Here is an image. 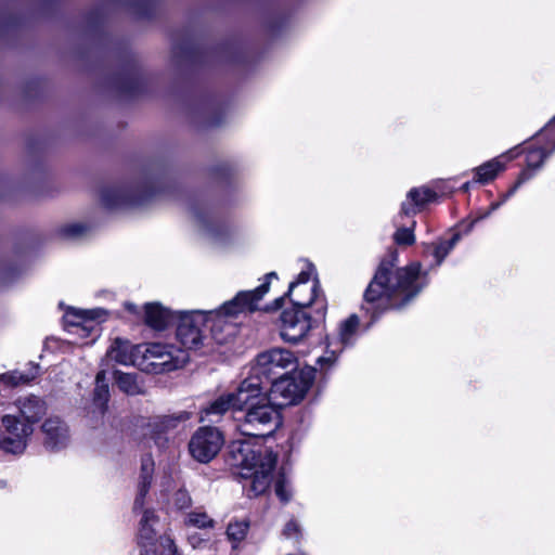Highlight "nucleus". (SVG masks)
Returning a JSON list of instances; mask_svg holds the SVG:
<instances>
[{"mask_svg":"<svg viewBox=\"0 0 555 555\" xmlns=\"http://www.w3.org/2000/svg\"><path fill=\"white\" fill-rule=\"evenodd\" d=\"M392 268V262L380 263L364 294L366 304L371 306L365 308L367 311L387 306L402 307L422 289L418 283L420 263L396 271Z\"/></svg>","mask_w":555,"mask_h":555,"instance_id":"obj_1","label":"nucleus"},{"mask_svg":"<svg viewBox=\"0 0 555 555\" xmlns=\"http://www.w3.org/2000/svg\"><path fill=\"white\" fill-rule=\"evenodd\" d=\"M254 398L244 403L241 415L235 417L237 430L248 437L266 438L282 426L281 411L267 397L263 382L251 376Z\"/></svg>","mask_w":555,"mask_h":555,"instance_id":"obj_2","label":"nucleus"},{"mask_svg":"<svg viewBox=\"0 0 555 555\" xmlns=\"http://www.w3.org/2000/svg\"><path fill=\"white\" fill-rule=\"evenodd\" d=\"M231 465L241 469L243 478L250 480V491L259 495L267 491L272 481L276 455L261 447L255 448L248 441H234L230 446Z\"/></svg>","mask_w":555,"mask_h":555,"instance_id":"obj_3","label":"nucleus"},{"mask_svg":"<svg viewBox=\"0 0 555 555\" xmlns=\"http://www.w3.org/2000/svg\"><path fill=\"white\" fill-rule=\"evenodd\" d=\"M189 361L185 350L162 343L142 345L139 369L162 374L182 367Z\"/></svg>","mask_w":555,"mask_h":555,"instance_id":"obj_4","label":"nucleus"},{"mask_svg":"<svg viewBox=\"0 0 555 555\" xmlns=\"http://www.w3.org/2000/svg\"><path fill=\"white\" fill-rule=\"evenodd\" d=\"M294 304V308H302L314 304L317 306L318 319L324 318L325 302L319 294V281L315 268L310 262H305L297 279L289 284L286 294Z\"/></svg>","mask_w":555,"mask_h":555,"instance_id":"obj_5","label":"nucleus"},{"mask_svg":"<svg viewBox=\"0 0 555 555\" xmlns=\"http://www.w3.org/2000/svg\"><path fill=\"white\" fill-rule=\"evenodd\" d=\"M312 370L300 371L291 376H282L271 385L267 397L281 411L282 408L297 404L312 385Z\"/></svg>","mask_w":555,"mask_h":555,"instance_id":"obj_6","label":"nucleus"},{"mask_svg":"<svg viewBox=\"0 0 555 555\" xmlns=\"http://www.w3.org/2000/svg\"><path fill=\"white\" fill-rule=\"evenodd\" d=\"M107 319V311L102 308L88 310L69 308L64 314L68 332L81 339L90 338L93 343L100 336L99 324Z\"/></svg>","mask_w":555,"mask_h":555,"instance_id":"obj_7","label":"nucleus"},{"mask_svg":"<svg viewBox=\"0 0 555 555\" xmlns=\"http://www.w3.org/2000/svg\"><path fill=\"white\" fill-rule=\"evenodd\" d=\"M296 365L297 357L294 352L284 348H273L257 357L249 376H258L266 387L272 376L284 370H294Z\"/></svg>","mask_w":555,"mask_h":555,"instance_id":"obj_8","label":"nucleus"},{"mask_svg":"<svg viewBox=\"0 0 555 555\" xmlns=\"http://www.w3.org/2000/svg\"><path fill=\"white\" fill-rule=\"evenodd\" d=\"M253 379L251 376L246 377L235 391L220 395L204 411L201 416L202 421L216 422L214 416H221L229 410L241 412L244 403L253 399Z\"/></svg>","mask_w":555,"mask_h":555,"instance_id":"obj_9","label":"nucleus"},{"mask_svg":"<svg viewBox=\"0 0 555 555\" xmlns=\"http://www.w3.org/2000/svg\"><path fill=\"white\" fill-rule=\"evenodd\" d=\"M273 279L276 280L278 274L270 272L264 276V282L256 289L238 292L234 298L222 304L220 307L225 312V315L235 322L242 314L257 310L259 302L269 292L270 283Z\"/></svg>","mask_w":555,"mask_h":555,"instance_id":"obj_10","label":"nucleus"},{"mask_svg":"<svg viewBox=\"0 0 555 555\" xmlns=\"http://www.w3.org/2000/svg\"><path fill=\"white\" fill-rule=\"evenodd\" d=\"M205 315L202 310L183 311L178 313L176 336L180 344L188 349H197L204 345L206 335Z\"/></svg>","mask_w":555,"mask_h":555,"instance_id":"obj_11","label":"nucleus"},{"mask_svg":"<svg viewBox=\"0 0 555 555\" xmlns=\"http://www.w3.org/2000/svg\"><path fill=\"white\" fill-rule=\"evenodd\" d=\"M223 443V436L217 428L201 427L192 436L189 450L194 460L208 463L219 453Z\"/></svg>","mask_w":555,"mask_h":555,"instance_id":"obj_12","label":"nucleus"},{"mask_svg":"<svg viewBox=\"0 0 555 555\" xmlns=\"http://www.w3.org/2000/svg\"><path fill=\"white\" fill-rule=\"evenodd\" d=\"M4 426L3 433L0 434V451L12 454H22L29 437L33 434L30 424H25L21 420L12 415L2 418Z\"/></svg>","mask_w":555,"mask_h":555,"instance_id":"obj_13","label":"nucleus"},{"mask_svg":"<svg viewBox=\"0 0 555 555\" xmlns=\"http://www.w3.org/2000/svg\"><path fill=\"white\" fill-rule=\"evenodd\" d=\"M310 313L302 308L286 309L281 314V337L283 340L292 344L300 341L312 328L313 322Z\"/></svg>","mask_w":555,"mask_h":555,"instance_id":"obj_14","label":"nucleus"},{"mask_svg":"<svg viewBox=\"0 0 555 555\" xmlns=\"http://www.w3.org/2000/svg\"><path fill=\"white\" fill-rule=\"evenodd\" d=\"M142 345H132L128 339L116 337L106 350L104 362L113 361L121 365H134L139 367Z\"/></svg>","mask_w":555,"mask_h":555,"instance_id":"obj_15","label":"nucleus"},{"mask_svg":"<svg viewBox=\"0 0 555 555\" xmlns=\"http://www.w3.org/2000/svg\"><path fill=\"white\" fill-rule=\"evenodd\" d=\"M41 429L44 436V446L52 451L62 450L70 442L69 427L57 416L47 418Z\"/></svg>","mask_w":555,"mask_h":555,"instance_id":"obj_16","label":"nucleus"},{"mask_svg":"<svg viewBox=\"0 0 555 555\" xmlns=\"http://www.w3.org/2000/svg\"><path fill=\"white\" fill-rule=\"evenodd\" d=\"M517 155L518 152L516 149H513L474 168V181L480 184H487L493 181L502 171L505 170L506 164Z\"/></svg>","mask_w":555,"mask_h":555,"instance_id":"obj_17","label":"nucleus"},{"mask_svg":"<svg viewBox=\"0 0 555 555\" xmlns=\"http://www.w3.org/2000/svg\"><path fill=\"white\" fill-rule=\"evenodd\" d=\"M205 315V327H209L212 338L217 343H224L233 332L234 321L225 315L221 307L214 310H202Z\"/></svg>","mask_w":555,"mask_h":555,"instance_id":"obj_18","label":"nucleus"},{"mask_svg":"<svg viewBox=\"0 0 555 555\" xmlns=\"http://www.w3.org/2000/svg\"><path fill=\"white\" fill-rule=\"evenodd\" d=\"M158 518L153 511L143 512L139 524L138 543L141 548V555H155L153 539L158 538L157 534Z\"/></svg>","mask_w":555,"mask_h":555,"instance_id":"obj_19","label":"nucleus"},{"mask_svg":"<svg viewBox=\"0 0 555 555\" xmlns=\"http://www.w3.org/2000/svg\"><path fill=\"white\" fill-rule=\"evenodd\" d=\"M188 418L189 415L186 413L155 416L147 423L145 435H149L158 447H164L163 434L177 428L180 423Z\"/></svg>","mask_w":555,"mask_h":555,"instance_id":"obj_20","label":"nucleus"},{"mask_svg":"<svg viewBox=\"0 0 555 555\" xmlns=\"http://www.w3.org/2000/svg\"><path fill=\"white\" fill-rule=\"evenodd\" d=\"M437 193L429 188H413L401 204L400 216H414L427 204L435 201Z\"/></svg>","mask_w":555,"mask_h":555,"instance_id":"obj_21","label":"nucleus"},{"mask_svg":"<svg viewBox=\"0 0 555 555\" xmlns=\"http://www.w3.org/2000/svg\"><path fill=\"white\" fill-rule=\"evenodd\" d=\"M540 138H545L550 145H553L552 149H530L527 153V167L528 169H535L542 165L546 156L554 150L555 147V117L546 125L543 129Z\"/></svg>","mask_w":555,"mask_h":555,"instance_id":"obj_22","label":"nucleus"},{"mask_svg":"<svg viewBox=\"0 0 555 555\" xmlns=\"http://www.w3.org/2000/svg\"><path fill=\"white\" fill-rule=\"evenodd\" d=\"M20 404V415L15 416L21 420L25 424H33L37 422L41 415L44 413V404L37 397H26L18 401Z\"/></svg>","mask_w":555,"mask_h":555,"instance_id":"obj_23","label":"nucleus"},{"mask_svg":"<svg viewBox=\"0 0 555 555\" xmlns=\"http://www.w3.org/2000/svg\"><path fill=\"white\" fill-rule=\"evenodd\" d=\"M154 472V462L152 459L146 457L141 464V480L139 485L138 495L134 500V509L142 508L144 505V498L147 494L152 475Z\"/></svg>","mask_w":555,"mask_h":555,"instance_id":"obj_24","label":"nucleus"},{"mask_svg":"<svg viewBox=\"0 0 555 555\" xmlns=\"http://www.w3.org/2000/svg\"><path fill=\"white\" fill-rule=\"evenodd\" d=\"M144 311L146 324L156 330L164 328L171 319V313L158 304H146Z\"/></svg>","mask_w":555,"mask_h":555,"instance_id":"obj_25","label":"nucleus"},{"mask_svg":"<svg viewBox=\"0 0 555 555\" xmlns=\"http://www.w3.org/2000/svg\"><path fill=\"white\" fill-rule=\"evenodd\" d=\"M115 380L118 388L128 395H138L143 391V386L135 374L116 371Z\"/></svg>","mask_w":555,"mask_h":555,"instance_id":"obj_26","label":"nucleus"},{"mask_svg":"<svg viewBox=\"0 0 555 555\" xmlns=\"http://www.w3.org/2000/svg\"><path fill=\"white\" fill-rule=\"evenodd\" d=\"M36 377V372L22 373L20 371H12L4 374H0V384L13 387L23 384H27Z\"/></svg>","mask_w":555,"mask_h":555,"instance_id":"obj_27","label":"nucleus"},{"mask_svg":"<svg viewBox=\"0 0 555 555\" xmlns=\"http://www.w3.org/2000/svg\"><path fill=\"white\" fill-rule=\"evenodd\" d=\"M359 326V319L356 315L349 317L339 326L338 338L341 345L347 346L352 341Z\"/></svg>","mask_w":555,"mask_h":555,"instance_id":"obj_28","label":"nucleus"},{"mask_svg":"<svg viewBox=\"0 0 555 555\" xmlns=\"http://www.w3.org/2000/svg\"><path fill=\"white\" fill-rule=\"evenodd\" d=\"M415 220H411L409 225L399 227L393 234L395 242L399 245H412L415 242Z\"/></svg>","mask_w":555,"mask_h":555,"instance_id":"obj_29","label":"nucleus"},{"mask_svg":"<svg viewBox=\"0 0 555 555\" xmlns=\"http://www.w3.org/2000/svg\"><path fill=\"white\" fill-rule=\"evenodd\" d=\"M249 524L246 520L232 521L229 524L227 534L230 541L238 543L247 535Z\"/></svg>","mask_w":555,"mask_h":555,"instance_id":"obj_30","label":"nucleus"},{"mask_svg":"<svg viewBox=\"0 0 555 555\" xmlns=\"http://www.w3.org/2000/svg\"><path fill=\"white\" fill-rule=\"evenodd\" d=\"M108 386L107 384L95 385L94 395H93V404L95 406V412L103 416L106 411V403L108 401Z\"/></svg>","mask_w":555,"mask_h":555,"instance_id":"obj_31","label":"nucleus"},{"mask_svg":"<svg viewBox=\"0 0 555 555\" xmlns=\"http://www.w3.org/2000/svg\"><path fill=\"white\" fill-rule=\"evenodd\" d=\"M529 178H530V175L528 173V171L527 170L522 171L520 173L517 182L515 183V185L513 188H511V190L502 196L501 201L496 202V203H492L489 210H487L486 212L480 215L478 217V219H483V218L488 217L491 212L496 210L503 203H505L511 196H513L514 193L516 192V190L519 188V185L521 183H524L526 180H528Z\"/></svg>","mask_w":555,"mask_h":555,"instance_id":"obj_32","label":"nucleus"},{"mask_svg":"<svg viewBox=\"0 0 555 555\" xmlns=\"http://www.w3.org/2000/svg\"><path fill=\"white\" fill-rule=\"evenodd\" d=\"M153 546L155 548V555H176L177 548L169 535H159L153 539Z\"/></svg>","mask_w":555,"mask_h":555,"instance_id":"obj_33","label":"nucleus"},{"mask_svg":"<svg viewBox=\"0 0 555 555\" xmlns=\"http://www.w3.org/2000/svg\"><path fill=\"white\" fill-rule=\"evenodd\" d=\"M460 236L459 234L453 235L450 241L441 242L434 248V256L437 260V264H440L442 260L448 256V254L453 249L455 244L457 243Z\"/></svg>","mask_w":555,"mask_h":555,"instance_id":"obj_34","label":"nucleus"},{"mask_svg":"<svg viewBox=\"0 0 555 555\" xmlns=\"http://www.w3.org/2000/svg\"><path fill=\"white\" fill-rule=\"evenodd\" d=\"M185 522L197 528H208L214 526V520L203 512H192L188 515Z\"/></svg>","mask_w":555,"mask_h":555,"instance_id":"obj_35","label":"nucleus"},{"mask_svg":"<svg viewBox=\"0 0 555 555\" xmlns=\"http://www.w3.org/2000/svg\"><path fill=\"white\" fill-rule=\"evenodd\" d=\"M275 493L284 502L288 501L292 494L288 480L284 475H280L275 481Z\"/></svg>","mask_w":555,"mask_h":555,"instance_id":"obj_36","label":"nucleus"},{"mask_svg":"<svg viewBox=\"0 0 555 555\" xmlns=\"http://www.w3.org/2000/svg\"><path fill=\"white\" fill-rule=\"evenodd\" d=\"M172 500H173V505L178 509L186 508L191 504V498H190L189 493L186 491H184V490H178L173 494Z\"/></svg>","mask_w":555,"mask_h":555,"instance_id":"obj_37","label":"nucleus"},{"mask_svg":"<svg viewBox=\"0 0 555 555\" xmlns=\"http://www.w3.org/2000/svg\"><path fill=\"white\" fill-rule=\"evenodd\" d=\"M62 231L66 237H76L85 232V228L81 224L74 223L65 225Z\"/></svg>","mask_w":555,"mask_h":555,"instance_id":"obj_38","label":"nucleus"},{"mask_svg":"<svg viewBox=\"0 0 555 555\" xmlns=\"http://www.w3.org/2000/svg\"><path fill=\"white\" fill-rule=\"evenodd\" d=\"M300 534L299 525L295 520L288 521L283 530V535L292 539V538H298Z\"/></svg>","mask_w":555,"mask_h":555,"instance_id":"obj_39","label":"nucleus"},{"mask_svg":"<svg viewBox=\"0 0 555 555\" xmlns=\"http://www.w3.org/2000/svg\"><path fill=\"white\" fill-rule=\"evenodd\" d=\"M337 359L336 350L326 351V353L318 359L321 366H331Z\"/></svg>","mask_w":555,"mask_h":555,"instance_id":"obj_40","label":"nucleus"},{"mask_svg":"<svg viewBox=\"0 0 555 555\" xmlns=\"http://www.w3.org/2000/svg\"><path fill=\"white\" fill-rule=\"evenodd\" d=\"M106 380V371L104 369H101L95 376V384L96 385H103Z\"/></svg>","mask_w":555,"mask_h":555,"instance_id":"obj_41","label":"nucleus"},{"mask_svg":"<svg viewBox=\"0 0 555 555\" xmlns=\"http://www.w3.org/2000/svg\"><path fill=\"white\" fill-rule=\"evenodd\" d=\"M125 308H126L129 312H131V313H133V314H139V309H138V307H137L135 305H133V304L126 302V304H125Z\"/></svg>","mask_w":555,"mask_h":555,"instance_id":"obj_42","label":"nucleus"},{"mask_svg":"<svg viewBox=\"0 0 555 555\" xmlns=\"http://www.w3.org/2000/svg\"><path fill=\"white\" fill-rule=\"evenodd\" d=\"M189 541L190 543L192 544V546L195 548V547H198L199 544L202 543V540L196 538V537H190L189 538Z\"/></svg>","mask_w":555,"mask_h":555,"instance_id":"obj_43","label":"nucleus"},{"mask_svg":"<svg viewBox=\"0 0 555 555\" xmlns=\"http://www.w3.org/2000/svg\"><path fill=\"white\" fill-rule=\"evenodd\" d=\"M284 298L283 297H280L278 299H275V308H280L282 306V302H283Z\"/></svg>","mask_w":555,"mask_h":555,"instance_id":"obj_44","label":"nucleus"},{"mask_svg":"<svg viewBox=\"0 0 555 555\" xmlns=\"http://www.w3.org/2000/svg\"><path fill=\"white\" fill-rule=\"evenodd\" d=\"M469 186H470V183H469V182H466V183H464V184L462 185V190H463L464 192H467V191L469 190Z\"/></svg>","mask_w":555,"mask_h":555,"instance_id":"obj_45","label":"nucleus"}]
</instances>
